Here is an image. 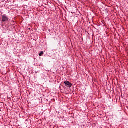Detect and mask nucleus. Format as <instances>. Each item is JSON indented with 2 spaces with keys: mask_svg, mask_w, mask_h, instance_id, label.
<instances>
[{
  "mask_svg": "<svg viewBox=\"0 0 128 128\" xmlns=\"http://www.w3.org/2000/svg\"><path fill=\"white\" fill-rule=\"evenodd\" d=\"M2 22H8V17L6 14H4L2 16Z\"/></svg>",
  "mask_w": 128,
  "mask_h": 128,
  "instance_id": "nucleus-1",
  "label": "nucleus"
},
{
  "mask_svg": "<svg viewBox=\"0 0 128 128\" xmlns=\"http://www.w3.org/2000/svg\"><path fill=\"white\" fill-rule=\"evenodd\" d=\"M64 84H65L66 86L70 88H72V84L68 81H65Z\"/></svg>",
  "mask_w": 128,
  "mask_h": 128,
  "instance_id": "nucleus-2",
  "label": "nucleus"
},
{
  "mask_svg": "<svg viewBox=\"0 0 128 128\" xmlns=\"http://www.w3.org/2000/svg\"><path fill=\"white\" fill-rule=\"evenodd\" d=\"M42 54H44V52L42 51L40 54H39V56H42Z\"/></svg>",
  "mask_w": 128,
  "mask_h": 128,
  "instance_id": "nucleus-3",
  "label": "nucleus"
},
{
  "mask_svg": "<svg viewBox=\"0 0 128 128\" xmlns=\"http://www.w3.org/2000/svg\"><path fill=\"white\" fill-rule=\"evenodd\" d=\"M29 30H30V28H29Z\"/></svg>",
  "mask_w": 128,
  "mask_h": 128,
  "instance_id": "nucleus-4",
  "label": "nucleus"
}]
</instances>
